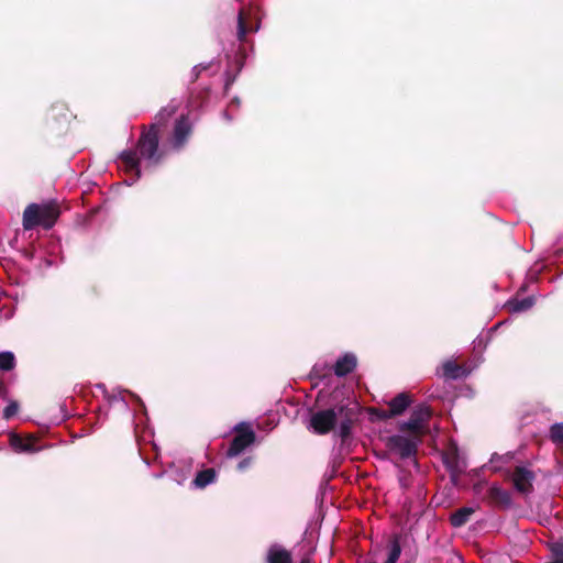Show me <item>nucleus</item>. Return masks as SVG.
I'll return each instance as SVG.
<instances>
[{
    "label": "nucleus",
    "instance_id": "f257e3e1",
    "mask_svg": "<svg viewBox=\"0 0 563 563\" xmlns=\"http://www.w3.org/2000/svg\"><path fill=\"white\" fill-rule=\"evenodd\" d=\"M358 413V404L347 399L331 408L312 412L308 428L316 434L324 435L334 430L340 419L339 434L342 441H345L351 437L352 427L357 420Z\"/></svg>",
    "mask_w": 563,
    "mask_h": 563
},
{
    "label": "nucleus",
    "instance_id": "f03ea898",
    "mask_svg": "<svg viewBox=\"0 0 563 563\" xmlns=\"http://www.w3.org/2000/svg\"><path fill=\"white\" fill-rule=\"evenodd\" d=\"M141 133L134 150L123 151L119 158L130 174L141 177V161L151 165H158L164 158V152L159 148V134L155 125H141Z\"/></svg>",
    "mask_w": 563,
    "mask_h": 563
},
{
    "label": "nucleus",
    "instance_id": "7ed1b4c3",
    "mask_svg": "<svg viewBox=\"0 0 563 563\" xmlns=\"http://www.w3.org/2000/svg\"><path fill=\"white\" fill-rule=\"evenodd\" d=\"M60 214L59 207L56 202L47 203H30L23 211V228L32 230L35 227L51 229Z\"/></svg>",
    "mask_w": 563,
    "mask_h": 563
},
{
    "label": "nucleus",
    "instance_id": "20e7f679",
    "mask_svg": "<svg viewBox=\"0 0 563 563\" xmlns=\"http://www.w3.org/2000/svg\"><path fill=\"white\" fill-rule=\"evenodd\" d=\"M234 431L236 434L232 439L229 449L227 451L228 457H234L241 454L247 446L255 442L256 435L255 432L251 429V427L241 422L235 426Z\"/></svg>",
    "mask_w": 563,
    "mask_h": 563
},
{
    "label": "nucleus",
    "instance_id": "39448f33",
    "mask_svg": "<svg viewBox=\"0 0 563 563\" xmlns=\"http://www.w3.org/2000/svg\"><path fill=\"white\" fill-rule=\"evenodd\" d=\"M194 132V126L191 121L189 120V117L187 114H181L174 124L170 137H169V145L170 147L179 152L184 150V147L187 145L191 134Z\"/></svg>",
    "mask_w": 563,
    "mask_h": 563
},
{
    "label": "nucleus",
    "instance_id": "423d86ee",
    "mask_svg": "<svg viewBox=\"0 0 563 563\" xmlns=\"http://www.w3.org/2000/svg\"><path fill=\"white\" fill-rule=\"evenodd\" d=\"M432 411L430 407L426 405L417 406L408 421L402 422L399 426V430L402 432H410L415 435H421L423 433L424 423L431 418Z\"/></svg>",
    "mask_w": 563,
    "mask_h": 563
},
{
    "label": "nucleus",
    "instance_id": "0eeeda50",
    "mask_svg": "<svg viewBox=\"0 0 563 563\" xmlns=\"http://www.w3.org/2000/svg\"><path fill=\"white\" fill-rule=\"evenodd\" d=\"M387 448L399 455L401 460L409 459L417 454L418 443L404 435H391L387 439Z\"/></svg>",
    "mask_w": 563,
    "mask_h": 563
},
{
    "label": "nucleus",
    "instance_id": "6e6552de",
    "mask_svg": "<svg viewBox=\"0 0 563 563\" xmlns=\"http://www.w3.org/2000/svg\"><path fill=\"white\" fill-rule=\"evenodd\" d=\"M536 474L526 466L518 465L514 468L511 481L515 489L522 494L529 495L533 492V482Z\"/></svg>",
    "mask_w": 563,
    "mask_h": 563
},
{
    "label": "nucleus",
    "instance_id": "1a4fd4ad",
    "mask_svg": "<svg viewBox=\"0 0 563 563\" xmlns=\"http://www.w3.org/2000/svg\"><path fill=\"white\" fill-rule=\"evenodd\" d=\"M487 498L492 505L500 509H508L512 504L511 494L498 485H493L488 489Z\"/></svg>",
    "mask_w": 563,
    "mask_h": 563
},
{
    "label": "nucleus",
    "instance_id": "9d476101",
    "mask_svg": "<svg viewBox=\"0 0 563 563\" xmlns=\"http://www.w3.org/2000/svg\"><path fill=\"white\" fill-rule=\"evenodd\" d=\"M357 365V358L352 353H345L343 356L339 357L333 366L334 374L338 377H344L352 373Z\"/></svg>",
    "mask_w": 563,
    "mask_h": 563
},
{
    "label": "nucleus",
    "instance_id": "9b49d317",
    "mask_svg": "<svg viewBox=\"0 0 563 563\" xmlns=\"http://www.w3.org/2000/svg\"><path fill=\"white\" fill-rule=\"evenodd\" d=\"M37 439L34 435L22 438L18 434H11L10 444L16 452L33 453L38 449L36 448Z\"/></svg>",
    "mask_w": 563,
    "mask_h": 563
},
{
    "label": "nucleus",
    "instance_id": "f8f14e48",
    "mask_svg": "<svg viewBox=\"0 0 563 563\" xmlns=\"http://www.w3.org/2000/svg\"><path fill=\"white\" fill-rule=\"evenodd\" d=\"M266 563H292V555L287 549L274 544L267 551Z\"/></svg>",
    "mask_w": 563,
    "mask_h": 563
},
{
    "label": "nucleus",
    "instance_id": "ddd939ff",
    "mask_svg": "<svg viewBox=\"0 0 563 563\" xmlns=\"http://www.w3.org/2000/svg\"><path fill=\"white\" fill-rule=\"evenodd\" d=\"M411 402H412L411 396L408 393L404 391V393L396 395L388 402V407H389V410L391 411V415H394L396 417V416H400L401 413H404L405 410L410 406Z\"/></svg>",
    "mask_w": 563,
    "mask_h": 563
},
{
    "label": "nucleus",
    "instance_id": "4468645a",
    "mask_svg": "<svg viewBox=\"0 0 563 563\" xmlns=\"http://www.w3.org/2000/svg\"><path fill=\"white\" fill-rule=\"evenodd\" d=\"M443 463L448 471L451 474L452 481H456V478L463 473V468L460 465V457L456 451L452 453H448L443 457Z\"/></svg>",
    "mask_w": 563,
    "mask_h": 563
},
{
    "label": "nucleus",
    "instance_id": "2eb2a0df",
    "mask_svg": "<svg viewBox=\"0 0 563 563\" xmlns=\"http://www.w3.org/2000/svg\"><path fill=\"white\" fill-rule=\"evenodd\" d=\"M177 106L169 104L167 107H163L154 117V121L150 125H155L157 131L161 132V129L166 125L168 120L176 113Z\"/></svg>",
    "mask_w": 563,
    "mask_h": 563
},
{
    "label": "nucleus",
    "instance_id": "dca6fc26",
    "mask_svg": "<svg viewBox=\"0 0 563 563\" xmlns=\"http://www.w3.org/2000/svg\"><path fill=\"white\" fill-rule=\"evenodd\" d=\"M474 514V509L470 507H462L454 511L450 517V522L453 527H462L468 520L470 517Z\"/></svg>",
    "mask_w": 563,
    "mask_h": 563
},
{
    "label": "nucleus",
    "instance_id": "f3484780",
    "mask_svg": "<svg viewBox=\"0 0 563 563\" xmlns=\"http://www.w3.org/2000/svg\"><path fill=\"white\" fill-rule=\"evenodd\" d=\"M388 558L385 563H397L401 554L400 534H393L388 542Z\"/></svg>",
    "mask_w": 563,
    "mask_h": 563
},
{
    "label": "nucleus",
    "instance_id": "a211bd4d",
    "mask_svg": "<svg viewBox=\"0 0 563 563\" xmlns=\"http://www.w3.org/2000/svg\"><path fill=\"white\" fill-rule=\"evenodd\" d=\"M217 473L214 468H206L197 473L194 484L198 488H205L207 485L216 481Z\"/></svg>",
    "mask_w": 563,
    "mask_h": 563
},
{
    "label": "nucleus",
    "instance_id": "6ab92c4d",
    "mask_svg": "<svg viewBox=\"0 0 563 563\" xmlns=\"http://www.w3.org/2000/svg\"><path fill=\"white\" fill-rule=\"evenodd\" d=\"M534 305L532 297H526L522 299H511L507 302V308L510 312H522L530 309Z\"/></svg>",
    "mask_w": 563,
    "mask_h": 563
},
{
    "label": "nucleus",
    "instance_id": "aec40b11",
    "mask_svg": "<svg viewBox=\"0 0 563 563\" xmlns=\"http://www.w3.org/2000/svg\"><path fill=\"white\" fill-rule=\"evenodd\" d=\"M258 30V25L255 27H249L246 23V16L244 10H240L238 14V40L244 42L247 33L256 32Z\"/></svg>",
    "mask_w": 563,
    "mask_h": 563
},
{
    "label": "nucleus",
    "instance_id": "412c9836",
    "mask_svg": "<svg viewBox=\"0 0 563 563\" xmlns=\"http://www.w3.org/2000/svg\"><path fill=\"white\" fill-rule=\"evenodd\" d=\"M549 439L556 445L563 448V422L550 427Z\"/></svg>",
    "mask_w": 563,
    "mask_h": 563
},
{
    "label": "nucleus",
    "instance_id": "4be33fe9",
    "mask_svg": "<svg viewBox=\"0 0 563 563\" xmlns=\"http://www.w3.org/2000/svg\"><path fill=\"white\" fill-rule=\"evenodd\" d=\"M463 374V367L455 362L449 361L443 364V375L448 378H459Z\"/></svg>",
    "mask_w": 563,
    "mask_h": 563
},
{
    "label": "nucleus",
    "instance_id": "5701e85b",
    "mask_svg": "<svg viewBox=\"0 0 563 563\" xmlns=\"http://www.w3.org/2000/svg\"><path fill=\"white\" fill-rule=\"evenodd\" d=\"M15 366V358L13 353L11 352H2L0 353V369L2 371H11Z\"/></svg>",
    "mask_w": 563,
    "mask_h": 563
},
{
    "label": "nucleus",
    "instance_id": "b1692460",
    "mask_svg": "<svg viewBox=\"0 0 563 563\" xmlns=\"http://www.w3.org/2000/svg\"><path fill=\"white\" fill-rule=\"evenodd\" d=\"M19 410V405L16 401H11L3 410V418L5 420L11 419L13 416L16 415Z\"/></svg>",
    "mask_w": 563,
    "mask_h": 563
},
{
    "label": "nucleus",
    "instance_id": "393cba45",
    "mask_svg": "<svg viewBox=\"0 0 563 563\" xmlns=\"http://www.w3.org/2000/svg\"><path fill=\"white\" fill-rule=\"evenodd\" d=\"M373 413L376 415L377 418L380 419V420H387V419H390V418L395 417L394 415H391V411L389 409L388 410H385V409H374Z\"/></svg>",
    "mask_w": 563,
    "mask_h": 563
},
{
    "label": "nucleus",
    "instance_id": "a878e982",
    "mask_svg": "<svg viewBox=\"0 0 563 563\" xmlns=\"http://www.w3.org/2000/svg\"><path fill=\"white\" fill-rule=\"evenodd\" d=\"M552 552L555 556V560H563V543H555L552 547Z\"/></svg>",
    "mask_w": 563,
    "mask_h": 563
},
{
    "label": "nucleus",
    "instance_id": "bb28decb",
    "mask_svg": "<svg viewBox=\"0 0 563 563\" xmlns=\"http://www.w3.org/2000/svg\"><path fill=\"white\" fill-rule=\"evenodd\" d=\"M399 484L404 489H407L410 486V474H402L399 477Z\"/></svg>",
    "mask_w": 563,
    "mask_h": 563
},
{
    "label": "nucleus",
    "instance_id": "cd10ccee",
    "mask_svg": "<svg viewBox=\"0 0 563 563\" xmlns=\"http://www.w3.org/2000/svg\"><path fill=\"white\" fill-rule=\"evenodd\" d=\"M252 463V457H245L243 459L239 464H238V470L239 471H244L246 470Z\"/></svg>",
    "mask_w": 563,
    "mask_h": 563
},
{
    "label": "nucleus",
    "instance_id": "c85d7f7f",
    "mask_svg": "<svg viewBox=\"0 0 563 563\" xmlns=\"http://www.w3.org/2000/svg\"><path fill=\"white\" fill-rule=\"evenodd\" d=\"M8 394V388L3 384V382L0 380V397L5 398Z\"/></svg>",
    "mask_w": 563,
    "mask_h": 563
},
{
    "label": "nucleus",
    "instance_id": "c756f323",
    "mask_svg": "<svg viewBox=\"0 0 563 563\" xmlns=\"http://www.w3.org/2000/svg\"><path fill=\"white\" fill-rule=\"evenodd\" d=\"M300 563H313L310 556L306 555L300 560Z\"/></svg>",
    "mask_w": 563,
    "mask_h": 563
}]
</instances>
